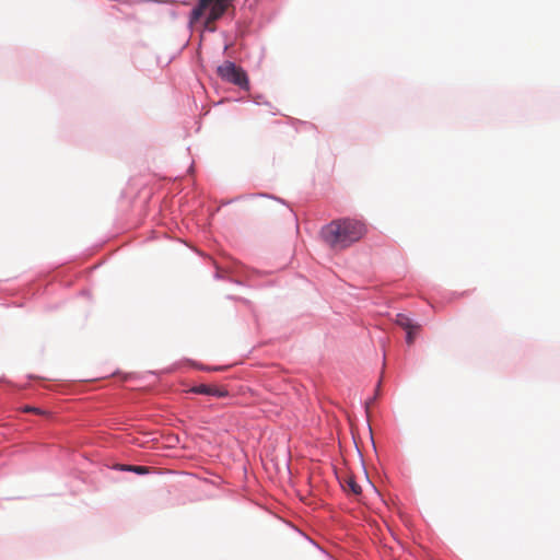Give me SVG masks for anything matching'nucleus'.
<instances>
[{
	"label": "nucleus",
	"mask_w": 560,
	"mask_h": 560,
	"mask_svg": "<svg viewBox=\"0 0 560 560\" xmlns=\"http://www.w3.org/2000/svg\"><path fill=\"white\" fill-rule=\"evenodd\" d=\"M23 411H24V412H34V413H38V415H40V413H42V411H40L39 409H37V408H35V407H31V406H25V407L23 408Z\"/></svg>",
	"instance_id": "1a4fd4ad"
},
{
	"label": "nucleus",
	"mask_w": 560,
	"mask_h": 560,
	"mask_svg": "<svg viewBox=\"0 0 560 560\" xmlns=\"http://www.w3.org/2000/svg\"><path fill=\"white\" fill-rule=\"evenodd\" d=\"M407 337L406 341L408 345H412L415 341L416 336L419 334V331L416 330V328L407 329Z\"/></svg>",
	"instance_id": "6e6552de"
},
{
	"label": "nucleus",
	"mask_w": 560,
	"mask_h": 560,
	"mask_svg": "<svg viewBox=\"0 0 560 560\" xmlns=\"http://www.w3.org/2000/svg\"><path fill=\"white\" fill-rule=\"evenodd\" d=\"M342 487L347 492L354 495H359L361 493V487L358 485L353 476H347L343 479Z\"/></svg>",
	"instance_id": "423d86ee"
},
{
	"label": "nucleus",
	"mask_w": 560,
	"mask_h": 560,
	"mask_svg": "<svg viewBox=\"0 0 560 560\" xmlns=\"http://www.w3.org/2000/svg\"><path fill=\"white\" fill-rule=\"evenodd\" d=\"M190 393L200 394V395H210L215 397H225L228 396V390L224 388H219L217 386H210L206 384H200L194 386L189 389Z\"/></svg>",
	"instance_id": "20e7f679"
},
{
	"label": "nucleus",
	"mask_w": 560,
	"mask_h": 560,
	"mask_svg": "<svg viewBox=\"0 0 560 560\" xmlns=\"http://www.w3.org/2000/svg\"><path fill=\"white\" fill-rule=\"evenodd\" d=\"M368 232L365 223L354 219L334 220L325 225L320 235L334 250H343L359 242Z\"/></svg>",
	"instance_id": "f257e3e1"
},
{
	"label": "nucleus",
	"mask_w": 560,
	"mask_h": 560,
	"mask_svg": "<svg viewBox=\"0 0 560 560\" xmlns=\"http://www.w3.org/2000/svg\"><path fill=\"white\" fill-rule=\"evenodd\" d=\"M396 324L405 330L411 329V328H416L417 331L421 330L420 324L413 323L407 315H404V314H398L396 316Z\"/></svg>",
	"instance_id": "39448f33"
},
{
	"label": "nucleus",
	"mask_w": 560,
	"mask_h": 560,
	"mask_svg": "<svg viewBox=\"0 0 560 560\" xmlns=\"http://www.w3.org/2000/svg\"><path fill=\"white\" fill-rule=\"evenodd\" d=\"M122 469L124 470H128V471H133V472L139 474V475H143V474H148L149 472V467H147V466L129 465V466H124Z\"/></svg>",
	"instance_id": "0eeeda50"
},
{
	"label": "nucleus",
	"mask_w": 560,
	"mask_h": 560,
	"mask_svg": "<svg viewBox=\"0 0 560 560\" xmlns=\"http://www.w3.org/2000/svg\"><path fill=\"white\" fill-rule=\"evenodd\" d=\"M235 0H198L190 13V22L197 23L205 14V27L212 30L211 25L221 19L232 7Z\"/></svg>",
	"instance_id": "f03ea898"
},
{
	"label": "nucleus",
	"mask_w": 560,
	"mask_h": 560,
	"mask_svg": "<svg viewBox=\"0 0 560 560\" xmlns=\"http://www.w3.org/2000/svg\"><path fill=\"white\" fill-rule=\"evenodd\" d=\"M218 74L224 81L235 84L241 89H248V79L246 73L231 61H225L218 67Z\"/></svg>",
	"instance_id": "7ed1b4c3"
}]
</instances>
